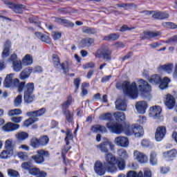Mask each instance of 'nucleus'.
Segmentation results:
<instances>
[{"instance_id": "obj_39", "label": "nucleus", "mask_w": 177, "mask_h": 177, "mask_svg": "<svg viewBox=\"0 0 177 177\" xmlns=\"http://www.w3.org/2000/svg\"><path fill=\"white\" fill-rule=\"evenodd\" d=\"M149 162L151 165H157V153L154 151L151 153Z\"/></svg>"}, {"instance_id": "obj_10", "label": "nucleus", "mask_w": 177, "mask_h": 177, "mask_svg": "<svg viewBox=\"0 0 177 177\" xmlns=\"http://www.w3.org/2000/svg\"><path fill=\"white\" fill-rule=\"evenodd\" d=\"M165 135H167V129L165 127H158L155 133V139L156 142H161V140L165 138Z\"/></svg>"}, {"instance_id": "obj_1", "label": "nucleus", "mask_w": 177, "mask_h": 177, "mask_svg": "<svg viewBox=\"0 0 177 177\" xmlns=\"http://www.w3.org/2000/svg\"><path fill=\"white\" fill-rule=\"evenodd\" d=\"M15 74L10 73L7 75L4 80V86L6 88H17L18 92L24 91V99L25 103L28 104L32 103L35 99L34 95V83H28L26 84V82H20V80L17 78H15Z\"/></svg>"}, {"instance_id": "obj_49", "label": "nucleus", "mask_w": 177, "mask_h": 177, "mask_svg": "<svg viewBox=\"0 0 177 177\" xmlns=\"http://www.w3.org/2000/svg\"><path fill=\"white\" fill-rule=\"evenodd\" d=\"M40 146H46L49 143V138L46 136H44L39 139Z\"/></svg>"}, {"instance_id": "obj_58", "label": "nucleus", "mask_w": 177, "mask_h": 177, "mask_svg": "<svg viewBox=\"0 0 177 177\" xmlns=\"http://www.w3.org/2000/svg\"><path fill=\"white\" fill-rule=\"evenodd\" d=\"M125 160H119L118 161V167L120 171H124L125 169Z\"/></svg>"}, {"instance_id": "obj_28", "label": "nucleus", "mask_w": 177, "mask_h": 177, "mask_svg": "<svg viewBox=\"0 0 177 177\" xmlns=\"http://www.w3.org/2000/svg\"><path fill=\"white\" fill-rule=\"evenodd\" d=\"M160 68L163 70V71L165 73H167V74H172V73H174V64L169 63L165 65H162L160 66Z\"/></svg>"}, {"instance_id": "obj_34", "label": "nucleus", "mask_w": 177, "mask_h": 177, "mask_svg": "<svg viewBox=\"0 0 177 177\" xmlns=\"http://www.w3.org/2000/svg\"><path fill=\"white\" fill-rule=\"evenodd\" d=\"M4 147L7 150H13L15 151V144H13V140L11 138L6 140Z\"/></svg>"}, {"instance_id": "obj_20", "label": "nucleus", "mask_w": 177, "mask_h": 177, "mask_svg": "<svg viewBox=\"0 0 177 177\" xmlns=\"http://www.w3.org/2000/svg\"><path fill=\"white\" fill-rule=\"evenodd\" d=\"M152 17L153 19H157L158 20H164V19H168L169 15L165 12L153 11Z\"/></svg>"}, {"instance_id": "obj_36", "label": "nucleus", "mask_w": 177, "mask_h": 177, "mask_svg": "<svg viewBox=\"0 0 177 177\" xmlns=\"http://www.w3.org/2000/svg\"><path fill=\"white\" fill-rule=\"evenodd\" d=\"M149 81L150 84H155V85H158L161 82V77L158 75H153L149 77Z\"/></svg>"}, {"instance_id": "obj_42", "label": "nucleus", "mask_w": 177, "mask_h": 177, "mask_svg": "<svg viewBox=\"0 0 177 177\" xmlns=\"http://www.w3.org/2000/svg\"><path fill=\"white\" fill-rule=\"evenodd\" d=\"M82 32L84 34H96V30L93 28H89L88 26H84L82 28Z\"/></svg>"}, {"instance_id": "obj_8", "label": "nucleus", "mask_w": 177, "mask_h": 177, "mask_svg": "<svg viewBox=\"0 0 177 177\" xmlns=\"http://www.w3.org/2000/svg\"><path fill=\"white\" fill-rule=\"evenodd\" d=\"M53 60L54 62V66L55 67H56V68H59V67H61V68H62V70L64 71V74H65L66 75L68 74V64H67V62H64L60 64V59L57 55H53Z\"/></svg>"}, {"instance_id": "obj_5", "label": "nucleus", "mask_w": 177, "mask_h": 177, "mask_svg": "<svg viewBox=\"0 0 177 177\" xmlns=\"http://www.w3.org/2000/svg\"><path fill=\"white\" fill-rule=\"evenodd\" d=\"M95 56L97 59L103 57L106 62H110L111 60V50L107 46L102 47L96 51Z\"/></svg>"}, {"instance_id": "obj_55", "label": "nucleus", "mask_w": 177, "mask_h": 177, "mask_svg": "<svg viewBox=\"0 0 177 177\" xmlns=\"http://www.w3.org/2000/svg\"><path fill=\"white\" fill-rule=\"evenodd\" d=\"M30 23H33L38 27L41 26V22H39V20L38 19V17H32L29 18Z\"/></svg>"}, {"instance_id": "obj_27", "label": "nucleus", "mask_w": 177, "mask_h": 177, "mask_svg": "<svg viewBox=\"0 0 177 177\" xmlns=\"http://www.w3.org/2000/svg\"><path fill=\"white\" fill-rule=\"evenodd\" d=\"M32 73V68H27L24 69L19 75V78L21 81H24V80H27L28 77H30V74Z\"/></svg>"}, {"instance_id": "obj_37", "label": "nucleus", "mask_w": 177, "mask_h": 177, "mask_svg": "<svg viewBox=\"0 0 177 177\" xmlns=\"http://www.w3.org/2000/svg\"><path fill=\"white\" fill-rule=\"evenodd\" d=\"M32 63V56L26 55L22 59V64L24 66H30Z\"/></svg>"}, {"instance_id": "obj_61", "label": "nucleus", "mask_w": 177, "mask_h": 177, "mask_svg": "<svg viewBox=\"0 0 177 177\" xmlns=\"http://www.w3.org/2000/svg\"><path fill=\"white\" fill-rule=\"evenodd\" d=\"M141 146H142V147H149V146H151V142H150L149 140H142Z\"/></svg>"}, {"instance_id": "obj_9", "label": "nucleus", "mask_w": 177, "mask_h": 177, "mask_svg": "<svg viewBox=\"0 0 177 177\" xmlns=\"http://www.w3.org/2000/svg\"><path fill=\"white\" fill-rule=\"evenodd\" d=\"M137 85L138 86L140 92H144V93H149V92H151V86H150L146 80L139 79L137 81Z\"/></svg>"}, {"instance_id": "obj_54", "label": "nucleus", "mask_w": 177, "mask_h": 177, "mask_svg": "<svg viewBox=\"0 0 177 177\" xmlns=\"http://www.w3.org/2000/svg\"><path fill=\"white\" fill-rule=\"evenodd\" d=\"M64 114L68 122H73V114L70 113V111H64Z\"/></svg>"}, {"instance_id": "obj_16", "label": "nucleus", "mask_w": 177, "mask_h": 177, "mask_svg": "<svg viewBox=\"0 0 177 177\" xmlns=\"http://www.w3.org/2000/svg\"><path fill=\"white\" fill-rule=\"evenodd\" d=\"M19 128V124L9 122L2 127V129L4 132H14L15 131H17Z\"/></svg>"}, {"instance_id": "obj_40", "label": "nucleus", "mask_w": 177, "mask_h": 177, "mask_svg": "<svg viewBox=\"0 0 177 177\" xmlns=\"http://www.w3.org/2000/svg\"><path fill=\"white\" fill-rule=\"evenodd\" d=\"M38 121V118H30L24 122V127H30V125H32L34 122H37Z\"/></svg>"}, {"instance_id": "obj_12", "label": "nucleus", "mask_w": 177, "mask_h": 177, "mask_svg": "<svg viewBox=\"0 0 177 177\" xmlns=\"http://www.w3.org/2000/svg\"><path fill=\"white\" fill-rule=\"evenodd\" d=\"M165 104L169 109V110H172L176 104V101L175 97L171 94H167L165 97Z\"/></svg>"}, {"instance_id": "obj_50", "label": "nucleus", "mask_w": 177, "mask_h": 177, "mask_svg": "<svg viewBox=\"0 0 177 177\" xmlns=\"http://www.w3.org/2000/svg\"><path fill=\"white\" fill-rule=\"evenodd\" d=\"M71 139H73V133L71 130L68 129L66 131V137L65 138L66 146H68V145H70V142L68 140H71Z\"/></svg>"}, {"instance_id": "obj_14", "label": "nucleus", "mask_w": 177, "mask_h": 177, "mask_svg": "<svg viewBox=\"0 0 177 177\" xmlns=\"http://www.w3.org/2000/svg\"><path fill=\"white\" fill-rule=\"evenodd\" d=\"M94 171L99 176H103L106 174V169L103 167V163L100 160L95 162L94 165Z\"/></svg>"}, {"instance_id": "obj_51", "label": "nucleus", "mask_w": 177, "mask_h": 177, "mask_svg": "<svg viewBox=\"0 0 177 177\" xmlns=\"http://www.w3.org/2000/svg\"><path fill=\"white\" fill-rule=\"evenodd\" d=\"M17 156L20 160H22V161H27L28 160V155L27 154V152H18Z\"/></svg>"}, {"instance_id": "obj_59", "label": "nucleus", "mask_w": 177, "mask_h": 177, "mask_svg": "<svg viewBox=\"0 0 177 177\" xmlns=\"http://www.w3.org/2000/svg\"><path fill=\"white\" fill-rule=\"evenodd\" d=\"M40 39L42 42H46V44H50V38L46 35L43 34Z\"/></svg>"}, {"instance_id": "obj_38", "label": "nucleus", "mask_w": 177, "mask_h": 177, "mask_svg": "<svg viewBox=\"0 0 177 177\" xmlns=\"http://www.w3.org/2000/svg\"><path fill=\"white\" fill-rule=\"evenodd\" d=\"M120 38V34L112 33L104 37L105 41H117Z\"/></svg>"}, {"instance_id": "obj_48", "label": "nucleus", "mask_w": 177, "mask_h": 177, "mask_svg": "<svg viewBox=\"0 0 177 177\" xmlns=\"http://www.w3.org/2000/svg\"><path fill=\"white\" fill-rule=\"evenodd\" d=\"M126 177H143V171L136 174L134 171H130L127 174Z\"/></svg>"}, {"instance_id": "obj_57", "label": "nucleus", "mask_w": 177, "mask_h": 177, "mask_svg": "<svg viewBox=\"0 0 177 177\" xmlns=\"http://www.w3.org/2000/svg\"><path fill=\"white\" fill-rule=\"evenodd\" d=\"M12 122H14V124H20L21 121H23V117L21 116H15L11 118Z\"/></svg>"}, {"instance_id": "obj_47", "label": "nucleus", "mask_w": 177, "mask_h": 177, "mask_svg": "<svg viewBox=\"0 0 177 177\" xmlns=\"http://www.w3.org/2000/svg\"><path fill=\"white\" fill-rule=\"evenodd\" d=\"M9 117H15V115H20L21 111L19 109H11L8 113Z\"/></svg>"}, {"instance_id": "obj_21", "label": "nucleus", "mask_w": 177, "mask_h": 177, "mask_svg": "<svg viewBox=\"0 0 177 177\" xmlns=\"http://www.w3.org/2000/svg\"><path fill=\"white\" fill-rule=\"evenodd\" d=\"M46 109L45 108L40 109L37 111H30L26 113V115L28 117H32L35 118V117H42L44 114H45Z\"/></svg>"}, {"instance_id": "obj_29", "label": "nucleus", "mask_w": 177, "mask_h": 177, "mask_svg": "<svg viewBox=\"0 0 177 177\" xmlns=\"http://www.w3.org/2000/svg\"><path fill=\"white\" fill-rule=\"evenodd\" d=\"M56 23H59V24H64L66 27H74V23L70 21L68 19H63V18H55Z\"/></svg>"}, {"instance_id": "obj_60", "label": "nucleus", "mask_w": 177, "mask_h": 177, "mask_svg": "<svg viewBox=\"0 0 177 177\" xmlns=\"http://www.w3.org/2000/svg\"><path fill=\"white\" fill-rule=\"evenodd\" d=\"M53 38L55 41H57V39H60L62 38V33L59 32H53Z\"/></svg>"}, {"instance_id": "obj_64", "label": "nucleus", "mask_w": 177, "mask_h": 177, "mask_svg": "<svg viewBox=\"0 0 177 177\" xmlns=\"http://www.w3.org/2000/svg\"><path fill=\"white\" fill-rule=\"evenodd\" d=\"M143 177V174H142ZM144 177H151V171L150 169H144Z\"/></svg>"}, {"instance_id": "obj_56", "label": "nucleus", "mask_w": 177, "mask_h": 177, "mask_svg": "<svg viewBox=\"0 0 177 177\" xmlns=\"http://www.w3.org/2000/svg\"><path fill=\"white\" fill-rule=\"evenodd\" d=\"M8 174L11 177H20L19 171L10 169L8 170Z\"/></svg>"}, {"instance_id": "obj_33", "label": "nucleus", "mask_w": 177, "mask_h": 177, "mask_svg": "<svg viewBox=\"0 0 177 177\" xmlns=\"http://www.w3.org/2000/svg\"><path fill=\"white\" fill-rule=\"evenodd\" d=\"M169 82H171V80L169 78H168L167 77H164L162 81L160 80V84L159 85L160 89H167V88H168V84H169Z\"/></svg>"}, {"instance_id": "obj_26", "label": "nucleus", "mask_w": 177, "mask_h": 177, "mask_svg": "<svg viewBox=\"0 0 177 177\" xmlns=\"http://www.w3.org/2000/svg\"><path fill=\"white\" fill-rule=\"evenodd\" d=\"M115 107L117 110L125 111L127 110V102L124 100L118 99L115 102Z\"/></svg>"}, {"instance_id": "obj_18", "label": "nucleus", "mask_w": 177, "mask_h": 177, "mask_svg": "<svg viewBox=\"0 0 177 177\" xmlns=\"http://www.w3.org/2000/svg\"><path fill=\"white\" fill-rule=\"evenodd\" d=\"M136 109L139 114H145L146 113V109H147V102L145 101L136 102Z\"/></svg>"}, {"instance_id": "obj_52", "label": "nucleus", "mask_w": 177, "mask_h": 177, "mask_svg": "<svg viewBox=\"0 0 177 177\" xmlns=\"http://www.w3.org/2000/svg\"><path fill=\"white\" fill-rule=\"evenodd\" d=\"M73 102L71 97H69L66 102H64L62 104V110L63 111H67L68 107H70L71 106V103Z\"/></svg>"}, {"instance_id": "obj_13", "label": "nucleus", "mask_w": 177, "mask_h": 177, "mask_svg": "<svg viewBox=\"0 0 177 177\" xmlns=\"http://www.w3.org/2000/svg\"><path fill=\"white\" fill-rule=\"evenodd\" d=\"M133 157L134 160H137L138 162H140V164H146V162L149 161L147 156H146L145 153L139 151H133Z\"/></svg>"}, {"instance_id": "obj_31", "label": "nucleus", "mask_w": 177, "mask_h": 177, "mask_svg": "<svg viewBox=\"0 0 177 177\" xmlns=\"http://www.w3.org/2000/svg\"><path fill=\"white\" fill-rule=\"evenodd\" d=\"M177 151L176 149H171L170 151L163 153V157L168 160L169 158H175L176 157Z\"/></svg>"}, {"instance_id": "obj_35", "label": "nucleus", "mask_w": 177, "mask_h": 177, "mask_svg": "<svg viewBox=\"0 0 177 177\" xmlns=\"http://www.w3.org/2000/svg\"><path fill=\"white\" fill-rule=\"evenodd\" d=\"M15 138L19 141L26 140L28 138V133L24 131H19L15 135Z\"/></svg>"}, {"instance_id": "obj_53", "label": "nucleus", "mask_w": 177, "mask_h": 177, "mask_svg": "<svg viewBox=\"0 0 177 177\" xmlns=\"http://www.w3.org/2000/svg\"><path fill=\"white\" fill-rule=\"evenodd\" d=\"M165 44H169V45H174V44H177V35L166 40Z\"/></svg>"}, {"instance_id": "obj_25", "label": "nucleus", "mask_w": 177, "mask_h": 177, "mask_svg": "<svg viewBox=\"0 0 177 177\" xmlns=\"http://www.w3.org/2000/svg\"><path fill=\"white\" fill-rule=\"evenodd\" d=\"M117 154L120 158V160L122 161H125L126 160L129 159V153L128 151L124 149H120L117 151Z\"/></svg>"}, {"instance_id": "obj_62", "label": "nucleus", "mask_w": 177, "mask_h": 177, "mask_svg": "<svg viewBox=\"0 0 177 177\" xmlns=\"http://www.w3.org/2000/svg\"><path fill=\"white\" fill-rule=\"evenodd\" d=\"M39 171V169H37V168H32L29 169V174L30 175H34L35 176H37L38 175Z\"/></svg>"}, {"instance_id": "obj_32", "label": "nucleus", "mask_w": 177, "mask_h": 177, "mask_svg": "<svg viewBox=\"0 0 177 177\" xmlns=\"http://www.w3.org/2000/svg\"><path fill=\"white\" fill-rule=\"evenodd\" d=\"M113 115L118 122H122L125 121V113L124 112H115L113 113Z\"/></svg>"}, {"instance_id": "obj_41", "label": "nucleus", "mask_w": 177, "mask_h": 177, "mask_svg": "<svg viewBox=\"0 0 177 177\" xmlns=\"http://www.w3.org/2000/svg\"><path fill=\"white\" fill-rule=\"evenodd\" d=\"M113 115L111 113H102L99 116V120L101 121H109L111 120Z\"/></svg>"}, {"instance_id": "obj_30", "label": "nucleus", "mask_w": 177, "mask_h": 177, "mask_svg": "<svg viewBox=\"0 0 177 177\" xmlns=\"http://www.w3.org/2000/svg\"><path fill=\"white\" fill-rule=\"evenodd\" d=\"M11 42L10 41H7L5 43L4 49L2 53V57H8L9 56V50L10 49Z\"/></svg>"}, {"instance_id": "obj_4", "label": "nucleus", "mask_w": 177, "mask_h": 177, "mask_svg": "<svg viewBox=\"0 0 177 177\" xmlns=\"http://www.w3.org/2000/svg\"><path fill=\"white\" fill-rule=\"evenodd\" d=\"M117 89H122L125 95L131 99H136L138 97V86H136V82H133L131 84L129 82H124L122 84L121 83L116 84Z\"/></svg>"}, {"instance_id": "obj_43", "label": "nucleus", "mask_w": 177, "mask_h": 177, "mask_svg": "<svg viewBox=\"0 0 177 177\" xmlns=\"http://www.w3.org/2000/svg\"><path fill=\"white\" fill-rule=\"evenodd\" d=\"M118 8H123L128 10V9H133L136 8V6L133 3H120L118 4Z\"/></svg>"}, {"instance_id": "obj_11", "label": "nucleus", "mask_w": 177, "mask_h": 177, "mask_svg": "<svg viewBox=\"0 0 177 177\" xmlns=\"http://www.w3.org/2000/svg\"><path fill=\"white\" fill-rule=\"evenodd\" d=\"M114 143L119 147H128L129 146V139L125 136H118L115 138Z\"/></svg>"}, {"instance_id": "obj_3", "label": "nucleus", "mask_w": 177, "mask_h": 177, "mask_svg": "<svg viewBox=\"0 0 177 177\" xmlns=\"http://www.w3.org/2000/svg\"><path fill=\"white\" fill-rule=\"evenodd\" d=\"M108 129H110L111 132L113 133H116V135H120L124 132L127 136H131V135H138V133H142L143 132V129L141 126L138 124H132L131 127L129 125L123 126L122 124L115 122L112 123L109 122L106 124Z\"/></svg>"}, {"instance_id": "obj_2", "label": "nucleus", "mask_w": 177, "mask_h": 177, "mask_svg": "<svg viewBox=\"0 0 177 177\" xmlns=\"http://www.w3.org/2000/svg\"><path fill=\"white\" fill-rule=\"evenodd\" d=\"M109 147L111 150H114V147L115 146L113 142L109 140L106 141L102 142L100 145H97V149L101 153H105V162L104 167L106 168L108 172H116L117 171V166H115V163L117 161L115 160V158L113 154L109 153Z\"/></svg>"}, {"instance_id": "obj_6", "label": "nucleus", "mask_w": 177, "mask_h": 177, "mask_svg": "<svg viewBox=\"0 0 177 177\" xmlns=\"http://www.w3.org/2000/svg\"><path fill=\"white\" fill-rule=\"evenodd\" d=\"M37 155L32 156V160L36 162V164H44L45 162V157H49V151L45 149H39L36 151Z\"/></svg>"}, {"instance_id": "obj_46", "label": "nucleus", "mask_w": 177, "mask_h": 177, "mask_svg": "<svg viewBox=\"0 0 177 177\" xmlns=\"http://www.w3.org/2000/svg\"><path fill=\"white\" fill-rule=\"evenodd\" d=\"M22 102L23 96L21 95H17L14 100V104L15 107H20V106H21Z\"/></svg>"}, {"instance_id": "obj_63", "label": "nucleus", "mask_w": 177, "mask_h": 177, "mask_svg": "<svg viewBox=\"0 0 177 177\" xmlns=\"http://www.w3.org/2000/svg\"><path fill=\"white\" fill-rule=\"evenodd\" d=\"M21 168L30 170L31 168V163L30 162H25L21 164Z\"/></svg>"}, {"instance_id": "obj_44", "label": "nucleus", "mask_w": 177, "mask_h": 177, "mask_svg": "<svg viewBox=\"0 0 177 177\" xmlns=\"http://www.w3.org/2000/svg\"><path fill=\"white\" fill-rule=\"evenodd\" d=\"M30 146H32V147H34L35 149H38V147L41 146L39 144V139L33 137L30 140Z\"/></svg>"}, {"instance_id": "obj_17", "label": "nucleus", "mask_w": 177, "mask_h": 177, "mask_svg": "<svg viewBox=\"0 0 177 177\" xmlns=\"http://www.w3.org/2000/svg\"><path fill=\"white\" fill-rule=\"evenodd\" d=\"M149 111V114L153 118L158 120L161 116V111H162V109H161V106H155L150 108Z\"/></svg>"}, {"instance_id": "obj_24", "label": "nucleus", "mask_w": 177, "mask_h": 177, "mask_svg": "<svg viewBox=\"0 0 177 177\" xmlns=\"http://www.w3.org/2000/svg\"><path fill=\"white\" fill-rule=\"evenodd\" d=\"M14 153L15 151L12 149L3 150L0 153V158L1 160H8V158H10L13 156Z\"/></svg>"}, {"instance_id": "obj_45", "label": "nucleus", "mask_w": 177, "mask_h": 177, "mask_svg": "<svg viewBox=\"0 0 177 177\" xmlns=\"http://www.w3.org/2000/svg\"><path fill=\"white\" fill-rule=\"evenodd\" d=\"M162 26L165 28H170L171 30H175L177 28L176 24H175L174 22H163Z\"/></svg>"}, {"instance_id": "obj_22", "label": "nucleus", "mask_w": 177, "mask_h": 177, "mask_svg": "<svg viewBox=\"0 0 177 177\" xmlns=\"http://www.w3.org/2000/svg\"><path fill=\"white\" fill-rule=\"evenodd\" d=\"M161 32L158 31H145L144 32V35L141 37L142 39H150V38H156L160 37Z\"/></svg>"}, {"instance_id": "obj_7", "label": "nucleus", "mask_w": 177, "mask_h": 177, "mask_svg": "<svg viewBox=\"0 0 177 177\" xmlns=\"http://www.w3.org/2000/svg\"><path fill=\"white\" fill-rule=\"evenodd\" d=\"M9 63H12L14 71L19 73L23 70V64L21 61L17 59V55L16 54H12L8 59Z\"/></svg>"}, {"instance_id": "obj_23", "label": "nucleus", "mask_w": 177, "mask_h": 177, "mask_svg": "<svg viewBox=\"0 0 177 177\" xmlns=\"http://www.w3.org/2000/svg\"><path fill=\"white\" fill-rule=\"evenodd\" d=\"M91 130L94 133H97L98 132H101V133H106V132H107L106 127L102 124H95L91 127Z\"/></svg>"}, {"instance_id": "obj_15", "label": "nucleus", "mask_w": 177, "mask_h": 177, "mask_svg": "<svg viewBox=\"0 0 177 177\" xmlns=\"http://www.w3.org/2000/svg\"><path fill=\"white\" fill-rule=\"evenodd\" d=\"M6 5H8L10 9H12L15 13H23V9L25 6L21 4H15L9 1H5Z\"/></svg>"}, {"instance_id": "obj_19", "label": "nucleus", "mask_w": 177, "mask_h": 177, "mask_svg": "<svg viewBox=\"0 0 177 177\" xmlns=\"http://www.w3.org/2000/svg\"><path fill=\"white\" fill-rule=\"evenodd\" d=\"M93 44H95V39L91 37H85L80 41L79 45L81 48H89Z\"/></svg>"}]
</instances>
